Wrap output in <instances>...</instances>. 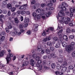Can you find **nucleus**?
I'll return each mask as SVG.
<instances>
[{"instance_id":"obj_1","label":"nucleus","mask_w":75,"mask_h":75,"mask_svg":"<svg viewBox=\"0 0 75 75\" xmlns=\"http://www.w3.org/2000/svg\"><path fill=\"white\" fill-rule=\"evenodd\" d=\"M65 14L64 12L63 11L60 10L59 11L58 13V16H57V18L58 21H59L60 23L62 24H69V26H73V25H75V22L74 21H73V23L71 21V19L69 17H67L66 18L65 17H62V16H65Z\"/></svg>"},{"instance_id":"obj_2","label":"nucleus","mask_w":75,"mask_h":75,"mask_svg":"<svg viewBox=\"0 0 75 75\" xmlns=\"http://www.w3.org/2000/svg\"><path fill=\"white\" fill-rule=\"evenodd\" d=\"M63 28V27L61 26H59V25H58V26L57 28V30H61L57 33V34L59 35V38L60 39H62V38L64 40H65L66 41H68V36L67 35H63L62 36V32L63 31V30L62 29Z\"/></svg>"},{"instance_id":"obj_3","label":"nucleus","mask_w":75,"mask_h":75,"mask_svg":"<svg viewBox=\"0 0 75 75\" xmlns=\"http://www.w3.org/2000/svg\"><path fill=\"white\" fill-rule=\"evenodd\" d=\"M74 45H75V42H72L71 45H68L66 46L65 50L68 52H70L71 50H73L74 48Z\"/></svg>"},{"instance_id":"obj_4","label":"nucleus","mask_w":75,"mask_h":75,"mask_svg":"<svg viewBox=\"0 0 75 75\" xmlns=\"http://www.w3.org/2000/svg\"><path fill=\"white\" fill-rule=\"evenodd\" d=\"M10 34L12 35H13L15 36L16 35H20L21 34V32L19 31H17V29L15 28L13 29V31L11 32L10 33Z\"/></svg>"},{"instance_id":"obj_5","label":"nucleus","mask_w":75,"mask_h":75,"mask_svg":"<svg viewBox=\"0 0 75 75\" xmlns=\"http://www.w3.org/2000/svg\"><path fill=\"white\" fill-rule=\"evenodd\" d=\"M68 66V64H67V63L65 61H64L63 62V64L62 65V72H65L67 69V67H65L67 66Z\"/></svg>"},{"instance_id":"obj_6","label":"nucleus","mask_w":75,"mask_h":75,"mask_svg":"<svg viewBox=\"0 0 75 75\" xmlns=\"http://www.w3.org/2000/svg\"><path fill=\"white\" fill-rule=\"evenodd\" d=\"M37 63L38 64H36V66L37 67H38V69H39V71H41L42 69V64H40V65L39 64H41L42 63V61L41 60H38L37 62Z\"/></svg>"},{"instance_id":"obj_7","label":"nucleus","mask_w":75,"mask_h":75,"mask_svg":"<svg viewBox=\"0 0 75 75\" xmlns=\"http://www.w3.org/2000/svg\"><path fill=\"white\" fill-rule=\"evenodd\" d=\"M62 10L64 11H67V8L68 6V4L67 3L65 2H63L62 3Z\"/></svg>"},{"instance_id":"obj_8","label":"nucleus","mask_w":75,"mask_h":75,"mask_svg":"<svg viewBox=\"0 0 75 75\" xmlns=\"http://www.w3.org/2000/svg\"><path fill=\"white\" fill-rule=\"evenodd\" d=\"M9 55H7V57L6 59L7 61V63H8V61H10L11 60V57H13V54L11 53H9Z\"/></svg>"},{"instance_id":"obj_9","label":"nucleus","mask_w":75,"mask_h":75,"mask_svg":"<svg viewBox=\"0 0 75 75\" xmlns=\"http://www.w3.org/2000/svg\"><path fill=\"white\" fill-rule=\"evenodd\" d=\"M63 40L60 39L58 40V42L56 44L55 47L56 48H59L60 46V44L62 42Z\"/></svg>"},{"instance_id":"obj_10","label":"nucleus","mask_w":75,"mask_h":75,"mask_svg":"<svg viewBox=\"0 0 75 75\" xmlns=\"http://www.w3.org/2000/svg\"><path fill=\"white\" fill-rule=\"evenodd\" d=\"M27 6H28L27 4H24L23 5L21 6L19 8V9L20 10H27Z\"/></svg>"},{"instance_id":"obj_11","label":"nucleus","mask_w":75,"mask_h":75,"mask_svg":"<svg viewBox=\"0 0 75 75\" xmlns=\"http://www.w3.org/2000/svg\"><path fill=\"white\" fill-rule=\"evenodd\" d=\"M42 12L40 13V15L41 16V18L43 19H45V12H46L45 11L44 9H42Z\"/></svg>"},{"instance_id":"obj_12","label":"nucleus","mask_w":75,"mask_h":75,"mask_svg":"<svg viewBox=\"0 0 75 75\" xmlns=\"http://www.w3.org/2000/svg\"><path fill=\"white\" fill-rule=\"evenodd\" d=\"M14 22L13 21H11V22H9L8 23V28L9 29H11L13 28V26L11 25L12 23H13Z\"/></svg>"},{"instance_id":"obj_13","label":"nucleus","mask_w":75,"mask_h":75,"mask_svg":"<svg viewBox=\"0 0 75 75\" xmlns=\"http://www.w3.org/2000/svg\"><path fill=\"white\" fill-rule=\"evenodd\" d=\"M56 54H55L52 53V54H48V56H47V57L49 59H51V58H52V57H53V58H55L56 57Z\"/></svg>"},{"instance_id":"obj_14","label":"nucleus","mask_w":75,"mask_h":75,"mask_svg":"<svg viewBox=\"0 0 75 75\" xmlns=\"http://www.w3.org/2000/svg\"><path fill=\"white\" fill-rule=\"evenodd\" d=\"M26 13V12L24 11H18L16 12V14H18V15H19L20 14H25Z\"/></svg>"},{"instance_id":"obj_15","label":"nucleus","mask_w":75,"mask_h":75,"mask_svg":"<svg viewBox=\"0 0 75 75\" xmlns=\"http://www.w3.org/2000/svg\"><path fill=\"white\" fill-rule=\"evenodd\" d=\"M38 25L37 24H35L33 28V30H34L35 31H38Z\"/></svg>"},{"instance_id":"obj_16","label":"nucleus","mask_w":75,"mask_h":75,"mask_svg":"<svg viewBox=\"0 0 75 75\" xmlns=\"http://www.w3.org/2000/svg\"><path fill=\"white\" fill-rule=\"evenodd\" d=\"M12 4L13 6H15L16 8H17V7H20V5H17V2L15 1H13L12 3Z\"/></svg>"},{"instance_id":"obj_17","label":"nucleus","mask_w":75,"mask_h":75,"mask_svg":"<svg viewBox=\"0 0 75 75\" xmlns=\"http://www.w3.org/2000/svg\"><path fill=\"white\" fill-rule=\"evenodd\" d=\"M22 62L23 63L22 65L23 67H24V66H26V65H28V62L25 61V59H24L23 60V62Z\"/></svg>"},{"instance_id":"obj_18","label":"nucleus","mask_w":75,"mask_h":75,"mask_svg":"<svg viewBox=\"0 0 75 75\" xmlns=\"http://www.w3.org/2000/svg\"><path fill=\"white\" fill-rule=\"evenodd\" d=\"M35 61L33 60V59H30V64L32 65V66H33H33H34V63Z\"/></svg>"},{"instance_id":"obj_19","label":"nucleus","mask_w":75,"mask_h":75,"mask_svg":"<svg viewBox=\"0 0 75 75\" xmlns=\"http://www.w3.org/2000/svg\"><path fill=\"white\" fill-rule=\"evenodd\" d=\"M52 12L50 11H48L47 12H46L45 15L46 17H50V16Z\"/></svg>"},{"instance_id":"obj_20","label":"nucleus","mask_w":75,"mask_h":75,"mask_svg":"<svg viewBox=\"0 0 75 75\" xmlns=\"http://www.w3.org/2000/svg\"><path fill=\"white\" fill-rule=\"evenodd\" d=\"M55 74L57 75H64V73L62 72H59L58 71H56Z\"/></svg>"},{"instance_id":"obj_21","label":"nucleus","mask_w":75,"mask_h":75,"mask_svg":"<svg viewBox=\"0 0 75 75\" xmlns=\"http://www.w3.org/2000/svg\"><path fill=\"white\" fill-rule=\"evenodd\" d=\"M62 44L63 47H65V48H66V46H68V45H67V43H66V42H63V41L62 42Z\"/></svg>"},{"instance_id":"obj_22","label":"nucleus","mask_w":75,"mask_h":75,"mask_svg":"<svg viewBox=\"0 0 75 75\" xmlns=\"http://www.w3.org/2000/svg\"><path fill=\"white\" fill-rule=\"evenodd\" d=\"M2 18H4V15H1L0 16V21L1 22V24H3L4 22L2 19Z\"/></svg>"},{"instance_id":"obj_23","label":"nucleus","mask_w":75,"mask_h":75,"mask_svg":"<svg viewBox=\"0 0 75 75\" xmlns=\"http://www.w3.org/2000/svg\"><path fill=\"white\" fill-rule=\"evenodd\" d=\"M29 18H25L24 20V22L25 23H28L29 22Z\"/></svg>"},{"instance_id":"obj_24","label":"nucleus","mask_w":75,"mask_h":75,"mask_svg":"<svg viewBox=\"0 0 75 75\" xmlns=\"http://www.w3.org/2000/svg\"><path fill=\"white\" fill-rule=\"evenodd\" d=\"M7 7L8 9H11L12 8V5L11 4H7Z\"/></svg>"},{"instance_id":"obj_25","label":"nucleus","mask_w":75,"mask_h":75,"mask_svg":"<svg viewBox=\"0 0 75 75\" xmlns=\"http://www.w3.org/2000/svg\"><path fill=\"white\" fill-rule=\"evenodd\" d=\"M4 54V50H2L0 53V57H3Z\"/></svg>"},{"instance_id":"obj_26","label":"nucleus","mask_w":75,"mask_h":75,"mask_svg":"<svg viewBox=\"0 0 75 75\" xmlns=\"http://www.w3.org/2000/svg\"><path fill=\"white\" fill-rule=\"evenodd\" d=\"M70 11L71 13H75V9L71 8L70 9Z\"/></svg>"},{"instance_id":"obj_27","label":"nucleus","mask_w":75,"mask_h":75,"mask_svg":"<svg viewBox=\"0 0 75 75\" xmlns=\"http://www.w3.org/2000/svg\"><path fill=\"white\" fill-rule=\"evenodd\" d=\"M75 38V36L74 35H70L69 36V39L70 40H73Z\"/></svg>"},{"instance_id":"obj_28","label":"nucleus","mask_w":75,"mask_h":75,"mask_svg":"<svg viewBox=\"0 0 75 75\" xmlns=\"http://www.w3.org/2000/svg\"><path fill=\"white\" fill-rule=\"evenodd\" d=\"M42 13V12L41 10L40 9V8H38L36 10V12L37 13Z\"/></svg>"},{"instance_id":"obj_29","label":"nucleus","mask_w":75,"mask_h":75,"mask_svg":"<svg viewBox=\"0 0 75 75\" xmlns=\"http://www.w3.org/2000/svg\"><path fill=\"white\" fill-rule=\"evenodd\" d=\"M56 68L57 69H58V70H59L60 69H61V66L60 65L58 64Z\"/></svg>"},{"instance_id":"obj_30","label":"nucleus","mask_w":75,"mask_h":75,"mask_svg":"<svg viewBox=\"0 0 75 75\" xmlns=\"http://www.w3.org/2000/svg\"><path fill=\"white\" fill-rule=\"evenodd\" d=\"M18 27L20 29H23L24 27V26L23 24H21L19 25Z\"/></svg>"},{"instance_id":"obj_31","label":"nucleus","mask_w":75,"mask_h":75,"mask_svg":"<svg viewBox=\"0 0 75 75\" xmlns=\"http://www.w3.org/2000/svg\"><path fill=\"white\" fill-rule=\"evenodd\" d=\"M52 45V43L50 41L47 42V45H48V46H51Z\"/></svg>"},{"instance_id":"obj_32","label":"nucleus","mask_w":75,"mask_h":75,"mask_svg":"<svg viewBox=\"0 0 75 75\" xmlns=\"http://www.w3.org/2000/svg\"><path fill=\"white\" fill-rule=\"evenodd\" d=\"M14 21L15 23H16V24H18V23H19V20L17 18H15Z\"/></svg>"},{"instance_id":"obj_33","label":"nucleus","mask_w":75,"mask_h":75,"mask_svg":"<svg viewBox=\"0 0 75 75\" xmlns=\"http://www.w3.org/2000/svg\"><path fill=\"white\" fill-rule=\"evenodd\" d=\"M50 30L51 31H53L54 28L52 27L50 28V29H48V30H47L46 32H50Z\"/></svg>"},{"instance_id":"obj_34","label":"nucleus","mask_w":75,"mask_h":75,"mask_svg":"<svg viewBox=\"0 0 75 75\" xmlns=\"http://www.w3.org/2000/svg\"><path fill=\"white\" fill-rule=\"evenodd\" d=\"M51 67L53 69H54L55 68V67H56V65H55V64L52 63L51 65Z\"/></svg>"},{"instance_id":"obj_35","label":"nucleus","mask_w":75,"mask_h":75,"mask_svg":"<svg viewBox=\"0 0 75 75\" xmlns=\"http://www.w3.org/2000/svg\"><path fill=\"white\" fill-rule=\"evenodd\" d=\"M49 2L50 3H49L47 4V6L49 7H51L52 6V3L51 1H49Z\"/></svg>"},{"instance_id":"obj_36","label":"nucleus","mask_w":75,"mask_h":75,"mask_svg":"<svg viewBox=\"0 0 75 75\" xmlns=\"http://www.w3.org/2000/svg\"><path fill=\"white\" fill-rule=\"evenodd\" d=\"M37 50L38 51H39V52L41 51V50H42V48H41V46H38V48H37Z\"/></svg>"},{"instance_id":"obj_37","label":"nucleus","mask_w":75,"mask_h":75,"mask_svg":"<svg viewBox=\"0 0 75 75\" xmlns=\"http://www.w3.org/2000/svg\"><path fill=\"white\" fill-rule=\"evenodd\" d=\"M53 39L55 41H57L58 40V38L57 37H55L53 38Z\"/></svg>"},{"instance_id":"obj_38","label":"nucleus","mask_w":75,"mask_h":75,"mask_svg":"<svg viewBox=\"0 0 75 75\" xmlns=\"http://www.w3.org/2000/svg\"><path fill=\"white\" fill-rule=\"evenodd\" d=\"M71 29L69 28H68L66 30V33H71Z\"/></svg>"},{"instance_id":"obj_39","label":"nucleus","mask_w":75,"mask_h":75,"mask_svg":"<svg viewBox=\"0 0 75 75\" xmlns=\"http://www.w3.org/2000/svg\"><path fill=\"white\" fill-rule=\"evenodd\" d=\"M46 38V40H47V41H50L51 39V38L50 37V36H47Z\"/></svg>"},{"instance_id":"obj_40","label":"nucleus","mask_w":75,"mask_h":75,"mask_svg":"<svg viewBox=\"0 0 75 75\" xmlns=\"http://www.w3.org/2000/svg\"><path fill=\"white\" fill-rule=\"evenodd\" d=\"M46 6V4H42L41 5V6L42 7V8H44V7H45Z\"/></svg>"},{"instance_id":"obj_41","label":"nucleus","mask_w":75,"mask_h":75,"mask_svg":"<svg viewBox=\"0 0 75 75\" xmlns=\"http://www.w3.org/2000/svg\"><path fill=\"white\" fill-rule=\"evenodd\" d=\"M0 69H1V68H4V64L1 63L0 65Z\"/></svg>"},{"instance_id":"obj_42","label":"nucleus","mask_w":75,"mask_h":75,"mask_svg":"<svg viewBox=\"0 0 75 75\" xmlns=\"http://www.w3.org/2000/svg\"><path fill=\"white\" fill-rule=\"evenodd\" d=\"M16 10V8L15 7H13L11 8V11L12 12H13V11H15Z\"/></svg>"},{"instance_id":"obj_43","label":"nucleus","mask_w":75,"mask_h":75,"mask_svg":"<svg viewBox=\"0 0 75 75\" xmlns=\"http://www.w3.org/2000/svg\"><path fill=\"white\" fill-rule=\"evenodd\" d=\"M58 61L59 62H62V61H63V60H62V58H58Z\"/></svg>"},{"instance_id":"obj_44","label":"nucleus","mask_w":75,"mask_h":75,"mask_svg":"<svg viewBox=\"0 0 75 75\" xmlns=\"http://www.w3.org/2000/svg\"><path fill=\"white\" fill-rule=\"evenodd\" d=\"M5 39V37L4 36H2L1 38V40L2 41H3Z\"/></svg>"},{"instance_id":"obj_45","label":"nucleus","mask_w":75,"mask_h":75,"mask_svg":"<svg viewBox=\"0 0 75 75\" xmlns=\"http://www.w3.org/2000/svg\"><path fill=\"white\" fill-rule=\"evenodd\" d=\"M68 69H73L74 67L71 65L69 66L68 67Z\"/></svg>"},{"instance_id":"obj_46","label":"nucleus","mask_w":75,"mask_h":75,"mask_svg":"<svg viewBox=\"0 0 75 75\" xmlns=\"http://www.w3.org/2000/svg\"><path fill=\"white\" fill-rule=\"evenodd\" d=\"M46 52L47 54H50V50L49 49H47L46 50Z\"/></svg>"},{"instance_id":"obj_47","label":"nucleus","mask_w":75,"mask_h":75,"mask_svg":"<svg viewBox=\"0 0 75 75\" xmlns=\"http://www.w3.org/2000/svg\"><path fill=\"white\" fill-rule=\"evenodd\" d=\"M46 34H47L46 33V32H45V31H43L42 33V35L43 36H45Z\"/></svg>"},{"instance_id":"obj_48","label":"nucleus","mask_w":75,"mask_h":75,"mask_svg":"<svg viewBox=\"0 0 75 75\" xmlns=\"http://www.w3.org/2000/svg\"><path fill=\"white\" fill-rule=\"evenodd\" d=\"M6 35L5 32H3L1 33V36H3V35Z\"/></svg>"},{"instance_id":"obj_49","label":"nucleus","mask_w":75,"mask_h":75,"mask_svg":"<svg viewBox=\"0 0 75 75\" xmlns=\"http://www.w3.org/2000/svg\"><path fill=\"white\" fill-rule=\"evenodd\" d=\"M36 57H37V54H33L32 55V57L34 59H35V58H36Z\"/></svg>"},{"instance_id":"obj_50","label":"nucleus","mask_w":75,"mask_h":75,"mask_svg":"<svg viewBox=\"0 0 75 75\" xmlns=\"http://www.w3.org/2000/svg\"><path fill=\"white\" fill-rule=\"evenodd\" d=\"M72 57H75V52H72Z\"/></svg>"},{"instance_id":"obj_51","label":"nucleus","mask_w":75,"mask_h":75,"mask_svg":"<svg viewBox=\"0 0 75 75\" xmlns=\"http://www.w3.org/2000/svg\"><path fill=\"white\" fill-rule=\"evenodd\" d=\"M43 64L44 65H46L47 64V61H44L43 62Z\"/></svg>"},{"instance_id":"obj_52","label":"nucleus","mask_w":75,"mask_h":75,"mask_svg":"<svg viewBox=\"0 0 75 75\" xmlns=\"http://www.w3.org/2000/svg\"><path fill=\"white\" fill-rule=\"evenodd\" d=\"M37 18L38 20L41 18V15L40 14H38L37 16Z\"/></svg>"},{"instance_id":"obj_53","label":"nucleus","mask_w":75,"mask_h":75,"mask_svg":"<svg viewBox=\"0 0 75 75\" xmlns=\"http://www.w3.org/2000/svg\"><path fill=\"white\" fill-rule=\"evenodd\" d=\"M7 11L6 10H4L2 11V13L3 14H7Z\"/></svg>"},{"instance_id":"obj_54","label":"nucleus","mask_w":75,"mask_h":75,"mask_svg":"<svg viewBox=\"0 0 75 75\" xmlns=\"http://www.w3.org/2000/svg\"><path fill=\"white\" fill-rule=\"evenodd\" d=\"M58 8H59V9H62V5H59L58 6Z\"/></svg>"},{"instance_id":"obj_55","label":"nucleus","mask_w":75,"mask_h":75,"mask_svg":"<svg viewBox=\"0 0 75 75\" xmlns=\"http://www.w3.org/2000/svg\"><path fill=\"white\" fill-rule=\"evenodd\" d=\"M40 59V57L38 56H37L35 58L36 61H38Z\"/></svg>"},{"instance_id":"obj_56","label":"nucleus","mask_w":75,"mask_h":75,"mask_svg":"<svg viewBox=\"0 0 75 75\" xmlns=\"http://www.w3.org/2000/svg\"><path fill=\"white\" fill-rule=\"evenodd\" d=\"M26 34H27V35H30V34H31V31L30 30L26 32Z\"/></svg>"},{"instance_id":"obj_57","label":"nucleus","mask_w":75,"mask_h":75,"mask_svg":"<svg viewBox=\"0 0 75 75\" xmlns=\"http://www.w3.org/2000/svg\"><path fill=\"white\" fill-rule=\"evenodd\" d=\"M7 14L8 16H10L11 15V11H8Z\"/></svg>"},{"instance_id":"obj_58","label":"nucleus","mask_w":75,"mask_h":75,"mask_svg":"<svg viewBox=\"0 0 75 75\" xmlns=\"http://www.w3.org/2000/svg\"><path fill=\"white\" fill-rule=\"evenodd\" d=\"M54 7H53L52 6H51L49 8V10H50V11L51 10H54Z\"/></svg>"},{"instance_id":"obj_59","label":"nucleus","mask_w":75,"mask_h":75,"mask_svg":"<svg viewBox=\"0 0 75 75\" xmlns=\"http://www.w3.org/2000/svg\"><path fill=\"white\" fill-rule=\"evenodd\" d=\"M58 51L59 54H62V50H59Z\"/></svg>"},{"instance_id":"obj_60","label":"nucleus","mask_w":75,"mask_h":75,"mask_svg":"<svg viewBox=\"0 0 75 75\" xmlns=\"http://www.w3.org/2000/svg\"><path fill=\"white\" fill-rule=\"evenodd\" d=\"M33 15L34 17H35L37 16V14L35 13H33Z\"/></svg>"},{"instance_id":"obj_61","label":"nucleus","mask_w":75,"mask_h":75,"mask_svg":"<svg viewBox=\"0 0 75 75\" xmlns=\"http://www.w3.org/2000/svg\"><path fill=\"white\" fill-rule=\"evenodd\" d=\"M35 3H36V1H33L31 2V4H34Z\"/></svg>"},{"instance_id":"obj_62","label":"nucleus","mask_w":75,"mask_h":75,"mask_svg":"<svg viewBox=\"0 0 75 75\" xmlns=\"http://www.w3.org/2000/svg\"><path fill=\"white\" fill-rule=\"evenodd\" d=\"M42 41H43V42H47V41L46 38L43 39Z\"/></svg>"},{"instance_id":"obj_63","label":"nucleus","mask_w":75,"mask_h":75,"mask_svg":"<svg viewBox=\"0 0 75 75\" xmlns=\"http://www.w3.org/2000/svg\"><path fill=\"white\" fill-rule=\"evenodd\" d=\"M14 72H11L9 73V74L10 75H14Z\"/></svg>"},{"instance_id":"obj_64","label":"nucleus","mask_w":75,"mask_h":75,"mask_svg":"<svg viewBox=\"0 0 75 75\" xmlns=\"http://www.w3.org/2000/svg\"><path fill=\"white\" fill-rule=\"evenodd\" d=\"M3 4L4 5H7V2L4 1L3 2Z\"/></svg>"}]
</instances>
